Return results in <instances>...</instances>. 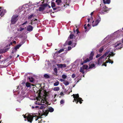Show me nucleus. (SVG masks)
I'll return each mask as SVG.
<instances>
[{
	"label": "nucleus",
	"mask_w": 123,
	"mask_h": 123,
	"mask_svg": "<svg viewBox=\"0 0 123 123\" xmlns=\"http://www.w3.org/2000/svg\"><path fill=\"white\" fill-rule=\"evenodd\" d=\"M104 49V48H103V47H101L99 50V52L100 53H102V51Z\"/></svg>",
	"instance_id": "cd10ccee"
},
{
	"label": "nucleus",
	"mask_w": 123,
	"mask_h": 123,
	"mask_svg": "<svg viewBox=\"0 0 123 123\" xmlns=\"http://www.w3.org/2000/svg\"><path fill=\"white\" fill-rule=\"evenodd\" d=\"M26 86L28 87H30L31 86V84L28 82H26L25 84Z\"/></svg>",
	"instance_id": "4be33fe9"
},
{
	"label": "nucleus",
	"mask_w": 123,
	"mask_h": 123,
	"mask_svg": "<svg viewBox=\"0 0 123 123\" xmlns=\"http://www.w3.org/2000/svg\"><path fill=\"white\" fill-rule=\"evenodd\" d=\"M67 76L65 74H63L62 75V77L63 79H66L67 78Z\"/></svg>",
	"instance_id": "c9c22d12"
},
{
	"label": "nucleus",
	"mask_w": 123,
	"mask_h": 123,
	"mask_svg": "<svg viewBox=\"0 0 123 123\" xmlns=\"http://www.w3.org/2000/svg\"><path fill=\"white\" fill-rule=\"evenodd\" d=\"M8 50V48H6V49H2V53H5V52H6Z\"/></svg>",
	"instance_id": "473e14b6"
},
{
	"label": "nucleus",
	"mask_w": 123,
	"mask_h": 123,
	"mask_svg": "<svg viewBox=\"0 0 123 123\" xmlns=\"http://www.w3.org/2000/svg\"><path fill=\"white\" fill-rule=\"evenodd\" d=\"M84 69H87L88 68V66L86 65H84L82 67Z\"/></svg>",
	"instance_id": "f704fd0d"
},
{
	"label": "nucleus",
	"mask_w": 123,
	"mask_h": 123,
	"mask_svg": "<svg viewBox=\"0 0 123 123\" xmlns=\"http://www.w3.org/2000/svg\"><path fill=\"white\" fill-rule=\"evenodd\" d=\"M89 68H92L95 67V65L94 64H92L89 65Z\"/></svg>",
	"instance_id": "7c9ffc66"
},
{
	"label": "nucleus",
	"mask_w": 123,
	"mask_h": 123,
	"mask_svg": "<svg viewBox=\"0 0 123 123\" xmlns=\"http://www.w3.org/2000/svg\"><path fill=\"white\" fill-rule=\"evenodd\" d=\"M44 7H40L39 8V10L40 11H42L44 10Z\"/></svg>",
	"instance_id": "c756f323"
},
{
	"label": "nucleus",
	"mask_w": 123,
	"mask_h": 123,
	"mask_svg": "<svg viewBox=\"0 0 123 123\" xmlns=\"http://www.w3.org/2000/svg\"><path fill=\"white\" fill-rule=\"evenodd\" d=\"M112 51L111 50H108L103 55L100 57L98 59V64L100 65L101 63L103 62L104 61L103 59L104 57L107 55H108L107 57L109 56L110 57L111 56H113L115 54L112 52Z\"/></svg>",
	"instance_id": "f257e3e1"
},
{
	"label": "nucleus",
	"mask_w": 123,
	"mask_h": 123,
	"mask_svg": "<svg viewBox=\"0 0 123 123\" xmlns=\"http://www.w3.org/2000/svg\"><path fill=\"white\" fill-rule=\"evenodd\" d=\"M19 89V88L18 87L17 88V90H16H16H13V91L14 92H15V91H18Z\"/></svg>",
	"instance_id": "603ef678"
},
{
	"label": "nucleus",
	"mask_w": 123,
	"mask_h": 123,
	"mask_svg": "<svg viewBox=\"0 0 123 123\" xmlns=\"http://www.w3.org/2000/svg\"><path fill=\"white\" fill-rule=\"evenodd\" d=\"M110 0H106L104 4H109L110 3Z\"/></svg>",
	"instance_id": "2f4dec72"
},
{
	"label": "nucleus",
	"mask_w": 123,
	"mask_h": 123,
	"mask_svg": "<svg viewBox=\"0 0 123 123\" xmlns=\"http://www.w3.org/2000/svg\"><path fill=\"white\" fill-rule=\"evenodd\" d=\"M103 13H103V12H101V14H103Z\"/></svg>",
	"instance_id": "774afa93"
},
{
	"label": "nucleus",
	"mask_w": 123,
	"mask_h": 123,
	"mask_svg": "<svg viewBox=\"0 0 123 123\" xmlns=\"http://www.w3.org/2000/svg\"><path fill=\"white\" fill-rule=\"evenodd\" d=\"M28 23V22L27 21H26L25 22H24V23H23L22 24V25H25L26 24Z\"/></svg>",
	"instance_id": "c03bdc74"
},
{
	"label": "nucleus",
	"mask_w": 123,
	"mask_h": 123,
	"mask_svg": "<svg viewBox=\"0 0 123 123\" xmlns=\"http://www.w3.org/2000/svg\"><path fill=\"white\" fill-rule=\"evenodd\" d=\"M110 9V8H108V7H106L105 6L103 7V11L104 12L109 10Z\"/></svg>",
	"instance_id": "ddd939ff"
},
{
	"label": "nucleus",
	"mask_w": 123,
	"mask_h": 123,
	"mask_svg": "<svg viewBox=\"0 0 123 123\" xmlns=\"http://www.w3.org/2000/svg\"><path fill=\"white\" fill-rule=\"evenodd\" d=\"M74 37H75L74 35L73 34H70L69 37H68V40H69V39H72Z\"/></svg>",
	"instance_id": "2eb2a0df"
},
{
	"label": "nucleus",
	"mask_w": 123,
	"mask_h": 123,
	"mask_svg": "<svg viewBox=\"0 0 123 123\" xmlns=\"http://www.w3.org/2000/svg\"><path fill=\"white\" fill-rule=\"evenodd\" d=\"M84 28L85 29H86V27H84Z\"/></svg>",
	"instance_id": "338daca9"
},
{
	"label": "nucleus",
	"mask_w": 123,
	"mask_h": 123,
	"mask_svg": "<svg viewBox=\"0 0 123 123\" xmlns=\"http://www.w3.org/2000/svg\"><path fill=\"white\" fill-rule=\"evenodd\" d=\"M93 55L94 53L92 51L91 52L89 58H87L86 59L85 57H84L83 58V59L84 61L83 63H81V64L82 65L84 63H86L87 62L89 61L90 60H92L93 59Z\"/></svg>",
	"instance_id": "20e7f679"
},
{
	"label": "nucleus",
	"mask_w": 123,
	"mask_h": 123,
	"mask_svg": "<svg viewBox=\"0 0 123 123\" xmlns=\"http://www.w3.org/2000/svg\"><path fill=\"white\" fill-rule=\"evenodd\" d=\"M59 82L58 80H56V82L54 83V86H57L59 84Z\"/></svg>",
	"instance_id": "b1692460"
},
{
	"label": "nucleus",
	"mask_w": 123,
	"mask_h": 123,
	"mask_svg": "<svg viewBox=\"0 0 123 123\" xmlns=\"http://www.w3.org/2000/svg\"><path fill=\"white\" fill-rule=\"evenodd\" d=\"M93 12H92L91 13V15H92L93 14Z\"/></svg>",
	"instance_id": "e2e57ef3"
},
{
	"label": "nucleus",
	"mask_w": 123,
	"mask_h": 123,
	"mask_svg": "<svg viewBox=\"0 0 123 123\" xmlns=\"http://www.w3.org/2000/svg\"><path fill=\"white\" fill-rule=\"evenodd\" d=\"M87 19H88V22L89 23L90 22V19L89 18Z\"/></svg>",
	"instance_id": "5fc2aeb1"
},
{
	"label": "nucleus",
	"mask_w": 123,
	"mask_h": 123,
	"mask_svg": "<svg viewBox=\"0 0 123 123\" xmlns=\"http://www.w3.org/2000/svg\"><path fill=\"white\" fill-rule=\"evenodd\" d=\"M101 55V54H97L96 56V57L97 58L100 57V56Z\"/></svg>",
	"instance_id": "79ce46f5"
},
{
	"label": "nucleus",
	"mask_w": 123,
	"mask_h": 123,
	"mask_svg": "<svg viewBox=\"0 0 123 123\" xmlns=\"http://www.w3.org/2000/svg\"><path fill=\"white\" fill-rule=\"evenodd\" d=\"M21 45V44H19L17 45L16 46H15L14 48L16 50H17V49L20 47Z\"/></svg>",
	"instance_id": "aec40b11"
},
{
	"label": "nucleus",
	"mask_w": 123,
	"mask_h": 123,
	"mask_svg": "<svg viewBox=\"0 0 123 123\" xmlns=\"http://www.w3.org/2000/svg\"><path fill=\"white\" fill-rule=\"evenodd\" d=\"M76 34L78 35V33H80L78 30L77 29L76 30Z\"/></svg>",
	"instance_id": "37998d69"
},
{
	"label": "nucleus",
	"mask_w": 123,
	"mask_h": 123,
	"mask_svg": "<svg viewBox=\"0 0 123 123\" xmlns=\"http://www.w3.org/2000/svg\"><path fill=\"white\" fill-rule=\"evenodd\" d=\"M12 54H13L14 52H15L17 50L14 48H12Z\"/></svg>",
	"instance_id": "72a5a7b5"
},
{
	"label": "nucleus",
	"mask_w": 123,
	"mask_h": 123,
	"mask_svg": "<svg viewBox=\"0 0 123 123\" xmlns=\"http://www.w3.org/2000/svg\"><path fill=\"white\" fill-rule=\"evenodd\" d=\"M18 16L17 15H13L11 21L12 24H14L16 22L18 19Z\"/></svg>",
	"instance_id": "39448f33"
},
{
	"label": "nucleus",
	"mask_w": 123,
	"mask_h": 123,
	"mask_svg": "<svg viewBox=\"0 0 123 123\" xmlns=\"http://www.w3.org/2000/svg\"><path fill=\"white\" fill-rule=\"evenodd\" d=\"M57 65L59 68H63L62 64H58Z\"/></svg>",
	"instance_id": "4c0bfd02"
},
{
	"label": "nucleus",
	"mask_w": 123,
	"mask_h": 123,
	"mask_svg": "<svg viewBox=\"0 0 123 123\" xmlns=\"http://www.w3.org/2000/svg\"><path fill=\"white\" fill-rule=\"evenodd\" d=\"M64 102V101L63 99H62L60 102V103L61 104H63Z\"/></svg>",
	"instance_id": "ea45409f"
},
{
	"label": "nucleus",
	"mask_w": 123,
	"mask_h": 123,
	"mask_svg": "<svg viewBox=\"0 0 123 123\" xmlns=\"http://www.w3.org/2000/svg\"><path fill=\"white\" fill-rule=\"evenodd\" d=\"M87 26L88 27L89 26H90V24H88L87 25Z\"/></svg>",
	"instance_id": "69168bd1"
},
{
	"label": "nucleus",
	"mask_w": 123,
	"mask_h": 123,
	"mask_svg": "<svg viewBox=\"0 0 123 123\" xmlns=\"http://www.w3.org/2000/svg\"><path fill=\"white\" fill-rule=\"evenodd\" d=\"M44 77L45 78H49V75L47 74H45L44 75Z\"/></svg>",
	"instance_id": "e433bc0d"
},
{
	"label": "nucleus",
	"mask_w": 123,
	"mask_h": 123,
	"mask_svg": "<svg viewBox=\"0 0 123 123\" xmlns=\"http://www.w3.org/2000/svg\"><path fill=\"white\" fill-rule=\"evenodd\" d=\"M60 95H61L63 96L64 95V94L62 92L60 93Z\"/></svg>",
	"instance_id": "8fccbe9b"
},
{
	"label": "nucleus",
	"mask_w": 123,
	"mask_h": 123,
	"mask_svg": "<svg viewBox=\"0 0 123 123\" xmlns=\"http://www.w3.org/2000/svg\"><path fill=\"white\" fill-rule=\"evenodd\" d=\"M56 9H57L56 8H53V9L54 10H56Z\"/></svg>",
	"instance_id": "680f3d73"
},
{
	"label": "nucleus",
	"mask_w": 123,
	"mask_h": 123,
	"mask_svg": "<svg viewBox=\"0 0 123 123\" xmlns=\"http://www.w3.org/2000/svg\"><path fill=\"white\" fill-rule=\"evenodd\" d=\"M82 67L80 68V72L82 73H84V68H83Z\"/></svg>",
	"instance_id": "bb28decb"
},
{
	"label": "nucleus",
	"mask_w": 123,
	"mask_h": 123,
	"mask_svg": "<svg viewBox=\"0 0 123 123\" xmlns=\"http://www.w3.org/2000/svg\"><path fill=\"white\" fill-rule=\"evenodd\" d=\"M54 71L55 72V74L56 75H57V68H55L54 69Z\"/></svg>",
	"instance_id": "a878e982"
},
{
	"label": "nucleus",
	"mask_w": 123,
	"mask_h": 123,
	"mask_svg": "<svg viewBox=\"0 0 123 123\" xmlns=\"http://www.w3.org/2000/svg\"><path fill=\"white\" fill-rule=\"evenodd\" d=\"M63 65V68H65L66 67V65L65 64H62Z\"/></svg>",
	"instance_id": "09e8293b"
},
{
	"label": "nucleus",
	"mask_w": 123,
	"mask_h": 123,
	"mask_svg": "<svg viewBox=\"0 0 123 123\" xmlns=\"http://www.w3.org/2000/svg\"><path fill=\"white\" fill-rule=\"evenodd\" d=\"M92 26L93 27L97 25L98 23L96 21H93L92 22Z\"/></svg>",
	"instance_id": "f8f14e48"
},
{
	"label": "nucleus",
	"mask_w": 123,
	"mask_h": 123,
	"mask_svg": "<svg viewBox=\"0 0 123 123\" xmlns=\"http://www.w3.org/2000/svg\"><path fill=\"white\" fill-rule=\"evenodd\" d=\"M21 45V44H19L17 45L16 46H15L14 48L16 50H17V49L20 47Z\"/></svg>",
	"instance_id": "6ab92c4d"
},
{
	"label": "nucleus",
	"mask_w": 123,
	"mask_h": 123,
	"mask_svg": "<svg viewBox=\"0 0 123 123\" xmlns=\"http://www.w3.org/2000/svg\"><path fill=\"white\" fill-rule=\"evenodd\" d=\"M55 2L57 5H59L61 3L62 1L61 0H56Z\"/></svg>",
	"instance_id": "f3484780"
},
{
	"label": "nucleus",
	"mask_w": 123,
	"mask_h": 123,
	"mask_svg": "<svg viewBox=\"0 0 123 123\" xmlns=\"http://www.w3.org/2000/svg\"><path fill=\"white\" fill-rule=\"evenodd\" d=\"M72 77L73 78H74L75 77V75L74 74H73L72 76Z\"/></svg>",
	"instance_id": "49530a36"
},
{
	"label": "nucleus",
	"mask_w": 123,
	"mask_h": 123,
	"mask_svg": "<svg viewBox=\"0 0 123 123\" xmlns=\"http://www.w3.org/2000/svg\"><path fill=\"white\" fill-rule=\"evenodd\" d=\"M98 19L96 20L97 22L98 23H99L101 21V18L99 16H98Z\"/></svg>",
	"instance_id": "c85d7f7f"
},
{
	"label": "nucleus",
	"mask_w": 123,
	"mask_h": 123,
	"mask_svg": "<svg viewBox=\"0 0 123 123\" xmlns=\"http://www.w3.org/2000/svg\"><path fill=\"white\" fill-rule=\"evenodd\" d=\"M43 108H38L39 111H38V114L39 116H40V117H37V116H35V119L36 121L38 120L39 118H42V117L43 115L45 116V115H44L45 112L44 111V110H43ZM46 116H45V117Z\"/></svg>",
	"instance_id": "f03ea898"
},
{
	"label": "nucleus",
	"mask_w": 123,
	"mask_h": 123,
	"mask_svg": "<svg viewBox=\"0 0 123 123\" xmlns=\"http://www.w3.org/2000/svg\"><path fill=\"white\" fill-rule=\"evenodd\" d=\"M108 57H109L108 58L109 60H108L105 63H108L109 62L110 63H111L112 64L113 63V61H111V60L109 59V58L110 57H110H109V56Z\"/></svg>",
	"instance_id": "a211bd4d"
},
{
	"label": "nucleus",
	"mask_w": 123,
	"mask_h": 123,
	"mask_svg": "<svg viewBox=\"0 0 123 123\" xmlns=\"http://www.w3.org/2000/svg\"><path fill=\"white\" fill-rule=\"evenodd\" d=\"M64 50V49H61L58 51V53H60L61 52L63 51Z\"/></svg>",
	"instance_id": "a19ab883"
},
{
	"label": "nucleus",
	"mask_w": 123,
	"mask_h": 123,
	"mask_svg": "<svg viewBox=\"0 0 123 123\" xmlns=\"http://www.w3.org/2000/svg\"><path fill=\"white\" fill-rule=\"evenodd\" d=\"M73 96L74 98V100L73 101L74 102L75 101L76 103L77 104L79 102V101L80 103V104L82 103V102L81 101H83V100H82V98H81L79 97L78 94H73Z\"/></svg>",
	"instance_id": "7ed1b4c3"
},
{
	"label": "nucleus",
	"mask_w": 123,
	"mask_h": 123,
	"mask_svg": "<svg viewBox=\"0 0 123 123\" xmlns=\"http://www.w3.org/2000/svg\"><path fill=\"white\" fill-rule=\"evenodd\" d=\"M54 91H58L60 90V88L58 87H54L53 89Z\"/></svg>",
	"instance_id": "4468645a"
},
{
	"label": "nucleus",
	"mask_w": 123,
	"mask_h": 123,
	"mask_svg": "<svg viewBox=\"0 0 123 123\" xmlns=\"http://www.w3.org/2000/svg\"><path fill=\"white\" fill-rule=\"evenodd\" d=\"M41 102L43 103L44 102V101L41 99Z\"/></svg>",
	"instance_id": "13d9d810"
},
{
	"label": "nucleus",
	"mask_w": 123,
	"mask_h": 123,
	"mask_svg": "<svg viewBox=\"0 0 123 123\" xmlns=\"http://www.w3.org/2000/svg\"><path fill=\"white\" fill-rule=\"evenodd\" d=\"M75 45H76V44L75 43V45H72V46L73 47H74L75 46Z\"/></svg>",
	"instance_id": "4d7b16f0"
},
{
	"label": "nucleus",
	"mask_w": 123,
	"mask_h": 123,
	"mask_svg": "<svg viewBox=\"0 0 123 123\" xmlns=\"http://www.w3.org/2000/svg\"><path fill=\"white\" fill-rule=\"evenodd\" d=\"M63 84L66 86L68 85L69 84V82L67 80H65L63 82Z\"/></svg>",
	"instance_id": "412c9836"
},
{
	"label": "nucleus",
	"mask_w": 123,
	"mask_h": 123,
	"mask_svg": "<svg viewBox=\"0 0 123 123\" xmlns=\"http://www.w3.org/2000/svg\"><path fill=\"white\" fill-rule=\"evenodd\" d=\"M29 80L31 82H32L33 81L34 79L32 77H29L28 78Z\"/></svg>",
	"instance_id": "5701e85b"
},
{
	"label": "nucleus",
	"mask_w": 123,
	"mask_h": 123,
	"mask_svg": "<svg viewBox=\"0 0 123 123\" xmlns=\"http://www.w3.org/2000/svg\"><path fill=\"white\" fill-rule=\"evenodd\" d=\"M6 12V11L5 10H2L1 8H0V16L2 17Z\"/></svg>",
	"instance_id": "9d476101"
},
{
	"label": "nucleus",
	"mask_w": 123,
	"mask_h": 123,
	"mask_svg": "<svg viewBox=\"0 0 123 123\" xmlns=\"http://www.w3.org/2000/svg\"><path fill=\"white\" fill-rule=\"evenodd\" d=\"M33 21V20H31V22H30V24H32V21Z\"/></svg>",
	"instance_id": "bf43d9fd"
},
{
	"label": "nucleus",
	"mask_w": 123,
	"mask_h": 123,
	"mask_svg": "<svg viewBox=\"0 0 123 123\" xmlns=\"http://www.w3.org/2000/svg\"><path fill=\"white\" fill-rule=\"evenodd\" d=\"M48 109L47 110H46L44 114L45 115V116H47L49 112H51L54 111L53 108H48Z\"/></svg>",
	"instance_id": "6e6552de"
},
{
	"label": "nucleus",
	"mask_w": 123,
	"mask_h": 123,
	"mask_svg": "<svg viewBox=\"0 0 123 123\" xmlns=\"http://www.w3.org/2000/svg\"><path fill=\"white\" fill-rule=\"evenodd\" d=\"M13 43H16V42L15 41H13Z\"/></svg>",
	"instance_id": "052dcab7"
},
{
	"label": "nucleus",
	"mask_w": 123,
	"mask_h": 123,
	"mask_svg": "<svg viewBox=\"0 0 123 123\" xmlns=\"http://www.w3.org/2000/svg\"><path fill=\"white\" fill-rule=\"evenodd\" d=\"M60 80L61 81H63L64 82V81L65 80L62 79H60Z\"/></svg>",
	"instance_id": "864d4df0"
},
{
	"label": "nucleus",
	"mask_w": 123,
	"mask_h": 123,
	"mask_svg": "<svg viewBox=\"0 0 123 123\" xmlns=\"http://www.w3.org/2000/svg\"><path fill=\"white\" fill-rule=\"evenodd\" d=\"M116 44V45H115L114 46V47L115 48H116L117 47H118L117 48V49H121L122 48V47H123V45H121V43H118Z\"/></svg>",
	"instance_id": "1a4fd4ad"
},
{
	"label": "nucleus",
	"mask_w": 123,
	"mask_h": 123,
	"mask_svg": "<svg viewBox=\"0 0 123 123\" xmlns=\"http://www.w3.org/2000/svg\"><path fill=\"white\" fill-rule=\"evenodd\" d=\"M29 7V6L28 4H25L23 6L22 9V10L25 9V11H27V12L29 13L30 11V9H29L30 8Z\"/></svg>",
	"instance_id": "0eeeda50"
},
{
	"label": "nucleus",
	"mask_w": 123,
	"mask_h": 123,
	"mask_svg": "<svg viewBox=\"0 0 123 123\" xmlns=\"http://www.w3.org/2000/svg\"><path fill=\"white\" fill-rule=\"evenodd\" d=\"M71 47L70 46H68V50H70L71 49Z\"/></svg>",
	"instance_id": "de8ad7c7"
},
{
	"label": "nucleus",
	"mask_w": 123,
	"mask_h": 123,
	"mask_svg": "<svg viewBox=\"0 0 123 123\" xmlns=\"http://www.w3.org/2000/svg\"><path fill=\"white\" fill-rule=\"evenodd\" d=\"M106 63H104L102 65V66H106V64H105Z\"/></svg>",
	"instance_id": "3c124183"
},
{
	"label": "nucleus",
	"mask_w": 123,
	"mask_h": 123,
	"mask_svg": "<svg viewBox=\"0 0 123 123\" xmlns=\"http://www.w3.org/2000/svg\"><path fill=\"white\" fill-rule=\"evenodd\" d=\"M34 15L32 14L28 17V19H30L32 18H34Z\"/></svg>",
	"instance_id": "393cba45"
},
{
	"label": "nucleus",
	"mask_w": 123,
	"mask_h": 123,
	"mask_svg": "<svg viewBox=\"0 0 123 123\" xmlns=\"http://www.w3.org/2000/svg\"><path fill=\"white\" fill-rule=\"evenodd\" d=\"M2 53V50H0V54Z\"/></svg>",
	"instance_id": "6e6d98bb"
},
{
	"label": "nucleus",
	"mask_w": 123,
	"mask_h": 123,
	"mask_svg": "<svg viewBox=\"0 0 123 123\" xmlns=\"http://www.w3.org/2000/svg\"><path fill=\"white\" fill-rule=\"evenodd\" d=\"M24 28H22V27H20L19 28V30L20 31H21L23 30H24Z\"/></svg>",
	"instance_id": "a18cd8bd"
},
{
	"label": "nucleus",
	"mask_w": 123,
	"mask_h": 123,
	"mask_svg": "<svg viewBox=\"0 0 123 123\" xmlns=\"http://www.w3.org/2000/svg\"><path fill=\"white\" fill-rule=\"evenodd\" d=\"M24 117L25 118H27L28 122L31 123L33 119V117L30 115H29L28 116H25L24 115Z\"/></svg>",
	"instance_id": "423d86ee"
},
{
	"label": "nucleus",
	"mask_w": 123,
	"mask_h": 123,
	"mask_svg": "<svg viewBox=\"0 0 123 123\" xmlns=\"http://www.w3.org/2000/svg\"><path fill=\"white\" fill-rule=\"evenodd\" d=\"M33 27L30 25H29L27 27V30L28 31H31L33 30Z\"/></svg>",
	"instance_id": "9b49d317"
},
{
	"label": "nucleus",
	"mask_w": 123,
	"mask_h": 123,
	"mask_svg": "<svg viewBox=\"0 0 123 123\" xmlns=\"http://www.w3.org/2000/svg\"><path fill=\"white\" fill-rule=\"evenodd\" d=\"M103 0V2H104H104H105V0Z\"/></svg>",
	"instance_id": "0e129e2a"
},
{
	"label": "nucleus",
	"mask_w": 123,
	"mask_h": 123,
	"mask_svg": "<svg viewBox=\"0 0 123 123\" xmlns=\"http://www.w3.org/2000/svg\"><path fill=\"white\" fill-rule=\"evenodd\" d=\"M68 40H67L66 42V43H68V45H70L72 43V42L70 41H68Z\"/></svg>",
	"instance_id": "dca6fc26"
},
{
	"label": "nucleus",
	"mask_w": 123,
	"mask_h": 123,
	"mask_svg": "<svg viewBox=\"0 0 123 123\" xmlns=\"http://www.w3.org/2000/svg\"><path fill=\"white\" fill-rule=\"evenodd\" d=\"M55 4L54 3L52 2L51 3V6L52 8L55 7Z\"/></svg>",
	"instance_id": "58836bf2"
}]
</instances>
